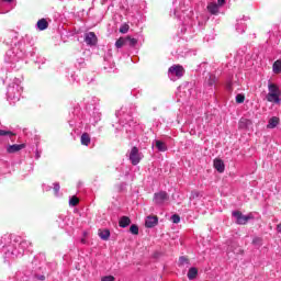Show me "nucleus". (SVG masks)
<instances>
[{
  "mask_svg": "<svg viewBox=\"0 0 281 281\" xmlns=\"http://www.w3.org/2000/svg\"><path fill=\"white\" fill-rule=\"evenodd\" d=\"M142 159H144V155H142L139 148H137L136 146L132 147L130 151V161L132 166H137L139 161H142Z\"/></svg>",
  "mask_w": 281,
  "mask_h": 281,
  "instance_id": "f257e3e1",
  "label": "nucleus"
},
{
  "mask_svg": "<svg viewBox=\"0 0 281 281\" xmlns=\"http://www.w3.org/2000/svg\"><path fill=\"white\" fill-rule=\"evenodd\" d=\"M169 199L170 195H168L166 191H160L154 194V203L156 205H164Z\"/></svg>",
  "mask_w": 281,
  "mask_h": 281,
  "instance_id": "f03ea898",
  "label": "nucleus"
},
{
  "mask_svg": "<svg viewBox=\"0 0 281 281\" xmlns=\"http://www.w3.org/2000/svg\"><path fill=\"white\" fill-rule=\"evenodd\" d=\"M233 216H235L237 225H247L251 221V215H244L240 211L233 212Z\"/></svg>",
  "mask_w": 281,
  "mask_h": 281,
  "instance_id": "7ed1b4c3",
  "label": "nucleus"
},
{
  "mask_svg": "<svg viewBox=\"0 0 281 281\" xmlns=\"http://www.w3.org/2000/svg\"><path fill=\"white\" fill-rule=\"evenodd\" d=\"M170 76H176L177 78H182L186 70L181 65H173L168 69Z\"/></svg>",
  "mask_w": 281,
  "mask_h": 281,
  "instance_id": "20e7f679",
  "label": "nucleus"
},
{
  "mask_svg": "<svg viewBox=\"0 0 281 281\" xmlns=\"http://www.w3.org/2000/svg\"><path fill=\"white\" fill-rule=\"evenodd\" d=\"M85 41L90 46L98 45V36L94 32L87 33L85 36Z\"/></svg>",
  "mask_w": 281,
  "mask_h": 281,
  "instance_id": "39448f33",
  "label": "nucleus"
},
{
  "mask_svg": "<svg viewBox=\"0 0 281 281\" xmlns=\"http://www.w3.org/2000/svg\"><path fill=\"white\" fill-rule=\"evenodd\" d=\"M159 223V217L157 215H149L145 221V227L153 228Z\"/></svg>",
  "mask_w": 281,
  "mask_h": 281,
  "instance_id": "423d86ee",
  "label": "nucleus"
},
{
  "mask_svg": "<svg viewBox=\"0 0 281 281\" xmlns=\"http://www.w3.org/2000/svg\"><path fill=\"white\" fill-rule=\"evenodd\" d=\"M252 125H254V122L245 117H241L238 123V126L239 128H241V131H247V128H249Z\"/></svg>",
  "mask_w": 281,
  "mask_h": 281,
  "instance_id": "0eeeda50",
  "label": "nucleus"
},
{
  "mask_svg": "<svg viewBox=\"0 0 281 281\" xmlns=\"http://www.w3.org/2000/svg\"><path fill=\"white\" fill-rule=\"evenodd\" d=\"M23 148H25V144H20V145H9L7 147V153H9V155H12L14 153H19L20 150H23Z\"/></svg>",
  "mask_w": 281,
  "mask_h": 281,
  "instance_id": "6e6552de",
  "label": "nucleus"
},
{
  "mask_svg": "<svg viewBox=\"0 0 281 281\" xmlns=\"http://www.w3.org/2000/svg\"><path fill=\"white\" fill-rule=\"evenodd\" d=\"M218 8H221V5H218L216 2H210L206 7V10L207 12H210V14H213V15H218Z\"/></svg>",
  "mask_w": 281,
  "mask_h": 281,
  "instance_id": "1a4fd4ad",
  "label": "nucleus"
},
{
  "mask_svg": "<svg viewBox=\"0 0 281 281\" xmlns=\"http://www.w3.org/2000/svg\"><path fill=\"white\" fill-rule=\"evenodd\" d=\"M213 166L217 172H225V162L221 160L220 158H215L213 161Z\"/></svg>",
  "mask_w": 281,
  "mask_h": 281,
  "instance_id": "9d476101",
  "label": "nucleus"
},
{
  "mask_svg": "<svg viewBox=\"0 0 281 281\" xmlns=\"http://www.w3.org/2000/svg\"><path fill=\"white\" fill-rule=\"evenodd\" d=\"M268 91H269L268 93L272 95H281L280 87H278V85L276 83H269Z\"/></svg>",
  "mask_w": 281,
  "mask_h": 281,
  "instance_id": "9b49d317",
  "label": "nucleus"
},
{
  "mask_svg": "<svg viewBox=\"0 0 281 281\" xmlns=\"http://www.w3.org/2000/svg\"><path fill=\"white\" fill-rule=\"evenodd\" d=\"M278 124H280V119L278 116H272L268 121L267 128H276V126H278Z\"/></svg>",
  "mask_w": 281,
  "mask_h": 281,
  "instance_id": "f8f14e48",
  "label": "nucleus"
},
{
  "mask_svg": "<svg viewBox=\"0 0 281 281\" xmlns=\"http://www.w3.org/2000/svg\"><path fill=\"white\" fill-rule=\"evenodd\" d=\"M37 27L43 32L44 30H47L49 27V23L46 19H41L37 21Z\"/></svg>",
  "mask_w": 281,
  "mask_h": 281,
  "instance_id": "ddd939ff",
  "label": "nucleus"
},
{
  "mask_svg": "<svg viewBox=\"0 0 281 281\" xmlns=\"http://www.w3.org/2000/svg\"><path fill=\"white\" fill-rule=\"evenodd\" d=\"M128 225H131V217L122 216L119 221V226L125 228L128 227Z\"/></svg>",
  "mask_w": 281,
  "mask_h": 281,
  "instance_id": "4468645a",
  "label": "nucleus"
},
{
  "mask_svg": "<svg viewBox=\"0 0 281 281\" xmlns=\"http://www.w3.org/2000/svg\"><path fill=\"white\" fill-rule=\"evenodd\" d=\"M187 276L189 280H195L196 276H199V269L194 267L190 268Z\"/></svg>",
  "mask_w": 281,
  "mask_h": 281,
  "instance_id": "2eb2a0df",
  "label": "nucleus"
},
{
  "mask_svg": "<svg viewBox=\"0 0 281 281\" xmlns=\"http://www.w3.org/2000/svg\"><path fill=\"white\" fill-rule=\"evenodd\" d=\"M266 100H268V102H274V104H278L280 103V95L268 93L266 95Z\"/></svg>",
  "mask_w": 281,
  "mask_h": 281,
  "instance_id": "dca6fc26",
  "label": "nucleus"
},
{
  "mask_svg": "<svg viewBox=\"0 0 281 281\" xmlns=\"http://www.w3.org/2000/svg\"><path fill=\"white\" fill-rule=\"evenodd\" d=\"M156 148L160 153H166L168 150V146H166V143H164L162 140H156Z\"/></svg>",
  "mask_w": 281,
  "mask_h": 281,
  "instance_id": "f3484780",
  "label": "nucleus"
},
{
  "mask_svg": "<svg viewBox=\"0 0 281 281\" xmlns=\"http://www.w3.org/2000/svg\"><path fill=\"white\" fill-rule=\"evenodd\" d=\"M179 267H190V258L182 256L178 261Z\"/></svg>",
  "mask_w": 281,
  "mask_h": 281,
  "instance_id": "a211bd4d",
  "label": "nucleus"
},
{
  "mask_svg": "<svg viewBox=\"0 0 281 281\" xmlns=\"http://www.w3.org/2000/svg\"><path fill=\"white\" fill-rule=\"evenodd\" d=\"M81 144L82 146H89V144H91V136H89L87 133H83L81 135Z\"/></svg>",
  "mask_w": 281,
  "mask_h": 281,
  "instance_id": "6ab92c4d",
  "label": "nucleus"
},
{
  "mask_svg": "<svg viewBox=\"0 0 281 281\" xmlns=\"http://www.w3.org/2000/svg\"><path fill=\"white\" fill-rule=\"evenodd\" d=\"M124 45H126V37H120V38L115 42V47H116V49H122V47H124Z\"/></svg>",
  "mask_w": 281,
  "mask_h": 281,
  "instance_id": "aec40b11",
  "label": "nucleus"
},
{
  "mask_svg": "<svg viewBox=\"0 0 281 281\" xmlns=\"http://www.w3.org/2000/svg\"><path fill=\"white\" fill-rule=\"evenodd\" d=\"M99 236L102 240H109V238L111 237V232L109 229H104L99 233Z\"/></svg>",
  "mask_w": 281,
  "mask_h": 281,
  "instance_id": "412c9836",
  "label": "nucleus"
},
{
  "mask_svg": "<svg viewBox=\"0 0 281 281\" xmlns=\"http://www.w3.org/2000/svg\"><path fill=\"white\" fill-rule=\"evenodd\" d=\"M273 74H281V60H277L272 66Z\"/></svg>",
  "mask_w": 281,
  "mask_h": 281,
  "instance_id": "4be33fe9",
  "label": "nucleus"
},
{
  "mask_svg": "<svg viewBox=\"0 0 281 281\" xmlns=\"http://www.w3.org/2000/svg\"><path fill=\"white\" fill-rule=\"evenodd\" d=\"M126 45L130 47H135L137 45V38H133L131 36H126Z\"/></svg>",
  "mask_w": 281,
  "mask_h": 281,
  "instance_id": "5701e85b",
  "label": "nucleus"
},
{
  "mask_svg": "<svg viewBox=\"0 0 281 281\" xmlns=\"http://www.w3.org/2000/svg\"><path fill=\"white\" fill-rule=\"evenodd\" d=\"M78 203H80V199H78V196L74 195L72 198H70L69 205H71L72 207H76Z\"/></svg>",
  "mask_w": 281,
  "mask_h": 281,
  "instance_id": "b1692460",
  "label": "nucleus"
},
{
  "mask_svg": "<svg viewBox=\"0 0 281 281\" xmlns=\"http://www.w3.org/2000/svg\"><path fill=\"white\" fill-rule=\"evenodd\" d=\"M206 82H207L209 87H214V85H216V76L210 75Z\"/></svg>",
  "mask_w": 281,
  "mask_h": 281,
  "instance_id": "393cba45",
  "label": "nucleus"
},
{
  "mask_svg": "<svg viewBox=\"0 0 281 281\" xmlns=\"http://www.w3.org/2000/svg\"><path fill=\"white\" fill-rule=\"evenodd\" d=\"M130 232H131V234H133L134 236H137V234H139V226H137L136 224H133V225L130 227Z\"/></svg>",
  "mask_w": 281,
  "mask_h": 281,
  "instance_id": "a878e982",
  "label": "nucleus"
},
{
  "mask_svg": "<svg viewBox=\"0 0 281 281\" xmlns=\"http://www.w3.org/2000/svg\"><path fill=\"white\" fill-rule=\"evenodd\" d=\"M128 30H131V26H130L128 24H123V25L120 27L119 32H120L121 34H126V33H128Z\"/></svg>",
  "mask_w": 281,
  "mask_h": 281,
  "instance_id": "bb28decb",
  "label": "nucleus"
},
{
  "mask_svg": "<svg viewBox=\"0 0 281 281\" xmlns=\"http://www.w3.org/2000/svg\"><path fill=\"white\" fill-rule=\"evenodd\" d=\"M235 100L237 104H243L245 102V94H237Z\"/></svg>",
  "mask_w": 281,
  "mask_h": 281,
  "instance_id": "cd10ccee",
  "label": "nucleus"
},
{
  "mask_svg": "<svg viewBox=\"0 0 281 281\" xmlns=\"http://www.w3.org/2000/svg\"><path fill=\"white\" fill-rule=\"evenodd\" d=\"M171 221H172V223H180L181 222V217L178 215V214H173L172 216H171Z\"/></svg>",
  "mask_w": 281,
  "mask_h": 281,
  "instance_id": "c85d7f7f",
  "label": "nucleus"
},
{
  "mask_svg": "<svg viewBox=\"0 0 281 281\" xmlns=\"http://www.w3.org/2000/svg\"><path fill=\"white\" fill-rule=\"evenodd\" d=\"M252 245H258L260 247V245H262V238L260 237H255L252 239Z\"/></svg>",
  "mask_w": 281,
  "mask_h": 281,
  "instance_id": "c756f323",
  "label": "nucleus"
},
{
  "mask_svg": "<svg viewBox=\"0 0 281 281\" xmlns=\"http://www.w3.org/2000/svg\"><path fill=\"white\" fill-rule=\"evenodd\" d=\"M5 135H14V133L5 130H0V137H4Z\"/></svg>",
  "mask_w": 281,
  "mask_h": 281,
  "instance_id": "7c9ffc66",
  "label": "nucleus"
},
{
  "mask_svg": "<svg viewBox=\"0 0 281 281\" xmlns=\"http://www.w3.org/2000/svg\"><path fill=\"white\" fill-rule=\"evenodd\" d=\"M101 281H115V277L113 276H105L101 278Z\"/></svg>",
  "mask_w": 281,
  "mask_h": 281,
  "instance_id": "2f4dec72",
  "label": "nucleus"
},
{
  "mask_svg": "<svg viewBox=\"0 0 281 281\" xmlns=\"http://www.w3.org/2000/svg\"><path fill=\"white\" fill-rule=\"evenodd\" d=\"M55 194H58V192H60V184L59 183H54V188H53Z\"/></svg>",
  "mask_w": 281,
  "mask_h": 281,
  "instance_id": "473e14b6",
  "label": "nucleus"
},
{
  "mask_svg": "<svg viewBox=\"0 0 281 281\" xmlns=\"http://www.w3.org/2000/svg\"><path fill=\"white\" fill-rule=\"evenodd\" d=\"M224 3H225V0H217V4L220 5V8H223Z\"/></svg>",
  "mask_w": 281,
  "mask_h": 281,
  "instance_id": "72a5a7b5",
  "label": "nucleus"
},
{
  "mask_svg": "<svg viewBox=\"0 0 281 281\" xmlns=\"http://www.w3.org/2000/svg\"><path fill=\"white\" fill-rule=\"evenodd\" d=\"M277 231L279 232V234H281V224L277 226Z\"/></svg>",
  "mask_w": 281,
  "mask_h": 281,
  "instance_id": "f704fd0d",
  "label": "nucleus"
},
{
  "mask_svg": "<svg viewBox=\"0 0 281 281\" xmlns=\"http://www.w3.org/2000/svg\"><path fill=\"white\" fill-rule=\"evenodd\" d=\"M2 1H4V3H12V1L14 0H2Z\"/></svg>",
  "mask_w": 281,
  "mask_h": 281,
  "instance_id": "c9c22d12",
  "label": "nucleus"
},
{
  "mask_svg": "<svg viewBox=\"0 0 281 281\" xmlns=\"http://www.w3.org/2000/svg\"><path fill=\"white\" fill-rule=\"evenodd\" d=\"M40 280H45V276L40 277Z\"/></svg>",
  "mask_w": 281,
  "mask_h": 281,
  "instance_id": "e433bc0d",
  "label": "nucleus"
},
{
  "mask_svg": "<svg viewBox=\"0 0 281 281\" xmlns=\"http://www.w3.org/2000/svg\"><path fill=\"white\" fill-rule=\"evenodd\" d=\"M81 243H85V239H82Z\"/></svg>",
  "mask_w": 281,
  "mask_h": 281,
  "instance_id": "4c0bfd02",
  "label": "nucleus"
}]
</instances>
